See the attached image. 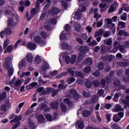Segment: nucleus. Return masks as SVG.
<instances>
[{
  "mask_svg": "<svg viewBox=\"0 0 129 129\" xmlns=\"http://www.w3.org/2000/svg\"><path fill=\"white\" fill-rule=\"evenodd\" d=\"M20 20V17L17 15L16 11H13L12 14L10 15V18L9 19L8 25L9 26H14L16 25V22Z\"/></svg>",
  "mask_w": 129,
  "mask_h": 129,
  "instance_id": "f257e3e1",
  "label": "nucleus"
},
{
  "mask_svg": "<svg viewBox=\"0 0 129 129\" xmlns=\"http://www.w3.org/2000/svg\"><path fill=\"white\" fill-rule=\"evenodd\" d=\"M9 84L11 87L14 88V89H18L17 87H19L21 84H22V81L21 80H18L16 81V77H14L12 81L10 82Z\"/></svg>",
  "mask_w": 129,
  "mask_h": 129,
  "instance_id": "f03ea898",
  "label": "nucleus"
},
{
  "mask_svg": "<svg viewBox=\"0 0 129 129\" xmlns=\"http://www.w3.org/2000/svg\"><path fill=\"white\" fill-rule=\"evenodd\" d=\"M4 67L5 69L8 70L9 76H12L14 74V68L13 65L10 63H5Z\"/></svg>",
  "mask_w": 129,
  "mask_h": 129,
  "instance_id": "7ed1b4c3",
  "label": "nucleus"
},
{
  "mask_svg": "<svg viewBox=\"0 0 129 129\" xmlns=\"http://www.w3.org/2000/svg\"><path fill=\"white\" fill-rule=\"evenodd\" d=\"M34 41L35 43L40 44L41 46H44L46 44V42L42 40L41 36L39 35H35L34 37Z\"/></svg>",
  "mask_w": 129,
  "mask_h": 129,
  "instance_id": "20e7f679",
  "label": "nucleus"
},
{
  "mask_svg": "<svg viewBox=\"0 0 129 129\" xmlns=\"http://www.w3.org/2000/svg\"><path fill=\"white\" fill-rule=\"evenodd\" d=\"M105 23L107 24V25H110V28L113 31H115V24L112 23V20L109 18H107L105 19Z\"/></svg>",
  "mask_w": 129,
  "mask_h": 129,
  "instance_id": "39448f33",
  "label": "nucleus"
},
{
  "mask_svg": "<svg viewBox=\"0 0 129 129\" xmlns=\"http://www.w3.org/2000/svg\"><path fill=\"white\" fill-rule=\"evenodd\" d=\"M84 122L82 120H79L77 121L76 124V127L77 129H83L84 128Z\"/></svg>",
  "mask_w": 129,
  "mask_h": 129,
  "instance_id": "423d86ee",
  "label": "nucleus"
},
{
  "mask_svg": "<svg viewBox=\"0 0 129 129\" xmlns=\"http://www.w3.org/2000/svg\"><path fill=\"white\" fill-rule=\"evenodd\" d=\"M68 55H69V53L68 52H65L62 54V58L63 59H64L67 64H69L71 60L70 56Z\"/></svg>",
  "mask_w": 129,
  "mask_h": 129,
  "instance_id": "0eeeda50",
  "label": "nucleus"
},
{
  "mask_svg": "<svg viewBox=\"0 0 129 129\" xmlns=\"http://www.w3.org/2000/svg\"><path fill=\"white\" fill-rule=\"evenodd\" d=\"M60 9L57 8H52L49 11V15H58L60 13Z\"/></svg>",
  "mask_w": 129,
  "mask_h": 129,
  "instance_id": "6e6552de",
  "label": "nucleus"
},
{
  "mask_svg": "<svg viewBox=\"0 0 129 129\" xmlns=\"http://www.w3.org/2000/svg\"><path fill=\"white\" fill-rule=\"evenodd\" d=\"M40 12V7H36L34 8H32V10L30 11L31 16H35V15H37L38 13Z\"/></svg>",
  "mask_w": 129,
  "mask_h": 129,
  "instance_id": "1a4fd4ad",
  "label": "nucleus"
},
{
  "mask_svg": "<svg viewBox=\"0 0 129 129\" xmlns=\"http://www.w3.org/2000/svg\"><path fill=\"white\" fill-rule=\"evenodd\" d=\"M114 48L112 50V53H116L119 47V41H115L114 44Z\"/></svg>",
  "mask_w": 129,
  "mask_h": 129,
  "instance_id": "9d476101",
  "label": "nucleus"
},
{
  "mask_svg": "<svg viewBox=\"0 0 129 129\" xmlns=\"http://www.w3.org/2000/svg\"><path fill=\"white\" fill-rule=\"evenodd\" d=\"M106 4L105 3H100L99 5V7L100 8V12H106L107 10V8H106Z\"/></svg>",
  "mask_w": 129,
  "mask_h": 129,
  "instance_id": "9b49d317",
  "label": "nucleus"
},
{
  "mask_svg": "<svg viewBox=\"0 0 129 129\" xmlns=\"http://www.w3.org/2000/svg\"><path fill=\"white\" fill-rule=\"evenodd\" d=\"M80 50L81 51V53L85 54H86L87 52H88V51H89V48L88 47V46H82L80 47Z\"/></svg>",
  "mask_w": 129,
  "mask_h": 129,
  "instance_id": "f8f14e48",
  "label": "nucleus"
},
{
  "mask_svg": "<svg viewBox=\"0 0 129 129\" xmlns=\"http://www.w3.org/2000/svg\"><path fill=\"white\" fill-rule=\"evenodd\" d=\"M26 60L29 63H32L33 60H34V57H33V54L31 53H28L26 56Z\"/></svg>",
  "mask_w": 129,
  "mask_h": 129,
  "instance_id": "ddd939ff",
  "label": "nucleus"
},
{
  "mask_svg": "<svg viewBox=\"0 0 129 129\" xmlns=\"http://www.w3.org/2000/svg\"><path fill=\"white\" fill-rule=\"evenodd\" d=\"M117 64L120 66H123V67H126L127 66H128L129 60L125 59L124 61H118Z\"/></svg>",
  "mask_w": 129,
  "mask_h": 129,
  "instance_id": "4468645a",
  "label": "nucleus"
},
{
  "mask_svg": "<svg viewBox=\"0 0 129 129\" xmlns=\"http://www.w3.org/2000/svg\"><path fill=\"white\" fill-rule=\"evenodd\" d=\"M27 47L30 50H35L37 48V45L35 43L29 42L27 44Z\"/></svg>",
  "mask_w": 129,
  "mask_h": 129,
  "instance_id": "2eb2a0df",
  "label": "nucleus"
},
{
  "mask_svg": "<svg viewBox=\"0 0 129 129\" xmlns=\"http://www.w3.org/2000/svg\"><path fill=\"white\" fill-rule=\"evenodd\" d=\"M125 74L126 76H124L123 77V80L124 82H129V69H127L125 71Z\"/></svg>",
  "mask_w": 129,
  "mask_h": 129,
  "instance_id": "dca6fc26",
  "label": "nucleus"
},
{
  "mask_svg": "<svg viewBox=\"0 0 129 129\" xmlns=\"http://www.w3.org/2000/svg\"><path fill=\"white\" fill-rule=\"evenodd\" d=\"M50 68V66H49V64L46 62L44 61L42 67H41V69L42 71H46L47 69H49Z\"/></svg>",
  "mask_w": 129,
  "mask_h": 129,
  "instance_id": "f3484780",
  "label": "nucleus"
},
{
  "mask_svg": "<svg viewBox=\"0 0 129 129\" xmlns=\"http://www.w3.org/2000/svg\"><path fill=\"white\" fill-rule=\"evenodd\" d=\"M71 93L73 94V98L75 99H78L79 98V95H78V94H77V92H76L75 89L71 90Z\"/></svg>",
  "mask_w": 129,
  "mask_h": 129,
  "instance_id": "a211bd4d",
  "label": "nucleus"
},
{
  "mask_svg": "<svg viewBox=\"0 0 129 129\" xmlns=\"http://www.w3.org/2000/svg\"><path fill=\"white\" fill-rule=\"evenodd\" d=\"M51 107L53 108V109L57 110V109L59 108V103L58 102H52L51 103Z\"/></svg>",
  "mask_w": 129,
  "mask_h": 129,
  "instance_id": "6ab92c4d",
  "label": "nucleus"
},
{
  "mask_svg": "<svg viewBox=\"0 0 129 129\" xmlns=\"http://www.w3.org/2000/svg\"><path fill=\"white\" fill-rule=\"evenodd\" d=\"M74 19L75 20H80L81 19V11H79L75 13L74 15Z\"/></svg>",
  "mask_w": 129,
  "mask_h": 129,
  "instance_id": "aec40b11",
  "label": "nucleus"
},
{
  "mask_svg": "<svg viewBox=\"0 0 129 129\" xmlns=\"http://www.w3.org/2000/svg\"><path fill=\"white\" fill-rule=\"evenodd\" d=\"M44 27L47 31H51L52 30V27L51 26V24L49 23V21H46L44 23Z\"/></svg>",
  "mask_w": 129,
  "mask_h": 129,
  "instance_id": "412c9836",
  "label": "nucleus"
},
{
  "mask_svg": "<svg viewBox=\"0 0 129 129\" xmlns=\"http://www.w3.org/2000/svg\"><path fill=\"white\" fill-rule=\"evenodd\" d=\"M105 58V60L108 59L109 62H110V61H113V60L115 59V56L111 54H109V55H106Z\"/></svg>",
  "mask_w": 129,
  "mask_h": 129,
  "instance_id": "4be33fe9",
  "label": "nucleus"
},
{
  "mask_svg": "<svg viewBox=\"0 0 129 129\" xmlns=\"http://www.w3.org/2000/svg\"><path fill=\"white\" fill-rule=\"evenodd\" d=\"M21 119H22V115H16L14 119L10 121V123H12V122H17V121H19L21 120Z\"/></svg>",
  "mask_w": 129,
  "mask_h": 129,
  "instance_id": "5701e85b",
  "label": "nucleus"
},
{
  "mask_svg": "<svg viewBox=\"0 0 129 129\" xmlns=\"http://www.w3.org/2000/svg\"><path fill=\"white\" fill-rule=\"evenodd\" d=\"M123 108L120 106L119 104H116L115 106V112H118V111H122Z\"/></svg>",
  "mask_w": 129,
  "mask_h": 129,
  "instance_id": "b1692460",
  "label": "nucleus"
},
{
  "mask_svg": "<svg viewBox=\"0 0 129 129\" xmlns=\"http://www.w3.org/2000/svg\"><path fill=\"white\" fill-rule=\"evenodd\" d=\"M90 114H91V111L88 110H85L83 111V116L84 117H88V116H90Z\"/></svg>",
  "mask_w": 129,
  "mask_h": 129,
  "instance_id": "393cba45",
  "label": "nucleus"
},
{
  "mask_svg": "<svg viewBox=\"0 0 129 129\" xmlns=\"http://www.w3.org/2000/svg\"><path fill=\"white\" fill-rule=\"evenodd\" d=\"M13 49H14V46L12 45H9L7 47V49L4 51L5 54H7V53H9V52L10 53V52H12V50H13Z\"/></svg>",
  "mask_w": 129,
  "mask_h": 129,
  "instance_id": "a878e982",
  "label": "nucleus"
},
{
  "mask_svg": "<svg viewBox=\"0 0 129 129\" xmlns=\"http://www.w3.org/2000/svg\"><path fill=\"white\" fill-rule=\"evenodd\" d=\"M60 106L61 110L63 112H66L67 111V106L64 104V103H61L60 104Z\"/></svg>",
  "mask_w": 129,
  "mask_h": 129,
  "instance_id": "bb28decb",
  "label": "nucleus"
},
{
  "mask_svg": "<svg viewBox=\"0 0 129 129\" xmlns=\"http://www.w3.org/2000/svg\"><path fill=\"white\" fill-rule=\"evenodd\" d=\"M120 96H121V93L120 92L116 93L114 95V98H113L114 101H115V102L117 101V100H118V97H119Z\"/></svg>",
  "mask_w": 129,
  "mask_h": 129,
  "instance_id": "cd10ccee",
  "label": "nucleus"
},
{
  "mask_svg": "<svg viewBox=\"0 0 129 129\" xmlns=\"http://www.w3.org/2000/svg\"><path fill=\"white\" fill-rule=\"evenodd\" d=\"M33 15H30L29 14V11H27L26 13L25 18H26L27 21H31L32 19L33 18Z\"/></svg>",
  "mask_w": 129,
  "mask_h": 129,
  "instance_id": "c85d7f7f",
  "label": "nucleus"
},
{
  "mask_svg": "<svg viewBox=\"0 0 129 129\" xmlns=\"http://www.w3.org/2000/svg\"><path fill=\"white\" fill-rule=\"evenodd\" d=\"M41 62H42V57L39 55H37L35 58V62L36 64H39Z\"/></svg>",
  "mask_w": 129,
  "mask_h": 129,
  "instance_id": "c756f323",
  "label": "nucleus"
},
{
  "mask_svg": "<svg viewBox=\"0 0 129 129\" xmlns=\"http://www.w3.org/2000/svg\"><path fill=\"white\" fill-rule=\"evenodd\" d=\"M37 91L38 92H42L43 95H46V94H47V93L45 92V89L43 87L38 88L37 89Z\"/></svg>",
  "mask_w": 129,
  "mask_h": 129,
  "instance_id": "7c9ffc66",
  "label": "nucleus"
},
{
  "mask_svg": "<svg viewBox=\"0 0 129 129\" xmlns=\"http://www.w3.org/2000/svg\"><path fill=\"white\" fill-rule=\"evenodd\" d=\"M113 84L115 86H119L120 85V81L117 79H115L113 82Z\"/></svg>",
  "mask_w": 129,
  "mask_h": 129,
  "instance_id": "2f4dec72",
  "label": "nucleus"
},
{
  "mask_svg": "<svg viewBox=\"0 0 129 129\" xmlns=\"http://www.w3.org/2000/svg\"><path fill=\"white\" fill-rule=\"evenodd\" d=\"M120 119L121 118L119 117L118 115L115 114L113 117V120L115 121V122H118Z\"/></svg>",
  "mask_w": 129,
  "mask_h": 129,
  "instance_id": "473e14b6",
  "label": "nucleus"
},
{
  "mask_svg": "<svg viewBox=\"0 0 129 129\" xmlns=\"http://www.w3.org/2000/svg\"><path fill=\"white\" fill-rule=\"evenodd\" d=\"M118 49H119L121 53H125V46L121 45L119 46Z\"/></svg>",
  "mask_w": 129,
  "mask_h": 129,
  "instance_id": "72a5a7b5",
  "label": "nucleus"
},
{
  "mask_svg": "<svg viewBox=\"0 0 129 129\" xmlns=\"http://www.w3.org/2000/svg\"><path fill=\"white\" fill-rule=\"evenodd\" d=\"M91 71V68L89 66H87L84 69V72L88 74Z\"/></svg>",
  "mask_w": 129,
  "mask_h": 129,
  "instance_id": "f704fd0d",
  "label": "nucleus"
},
{
  "mask_svg": "<svg viewBox=\"0 0 129 129\" xmlns=\"http://www.w3.org/2000/svg\"><path fill=\"white\" fill-rule=\"evenodd\" d=\"M1 111L2 112V114L6 113L7 112V107L6 105H2L1 107Z\"/></svg>",
  "mask_w": 129,
  "mask_h": 129,
  "instance_id": "c9c22d12",
  "label": "nucleus"
},
{
  "mask_svg": "<svg viewBox=\"0 0 129 129\" xmlns=\"http://www.w3.org/2000/svg\"><path fill=\"white\" fill-rule=\"evenodd\" d=\"M28 121L31 129H34L36 127V126H35V124H34L33 121H32L30 118L28 119Z\"/></svg>",
  "mask_w": 129,
  "mask_h": 129,
  "instance_id": "e433bc0d",
  "label": "nucleus"
},
{
  "mask_svg": "<svg viewBox=\"0 0 129 129\" xmlns=\"http://www.w3.org/2000/svg\"><path fill=\"white\" fill-rule=\"evenodd\" d=\"M75 30L77 32H80L81 30V26L78 23H77L75 25Z\"/></svg>",
  "mask_w": 129,
  "mask_h": 129,
  "instance_id": "4c0bfd02",
  "label": "nucleus"
},
{
  "mask_svg": "<svg viewBox=\"0 0 129 129\" xmlns=\"http://www.w3.org/2000/svg\"><path fill=\"white\" fill-rule=\"evenodd\" d=\"M104 44H106V45H108V46H109L112 43V39L111 38H110L109 39H106L104 41Z\"/></svg>",
  "mask_w": 129,
  "mask_h": 129,
  "instance_id": "58836bf2",
  "label": "nucleus"
},
{
  "mask_svg": "<svg viewBox=\"0 0 129 129\" xmlns=\"http://www.w3.org/2000/svg\"><path fill=\"white\" fill-rule=\"evenodd\" d=\"M77 58V56H76V55H72L70 60L71 63L74 64L75 62H76Z\"/></svg>",
  "mask_w": 129,
  "mask_h": 129,
  "instance_id": "ea45409f",
  "label": "nucleus"
},
{
  "mask_svg": "<svg viewBox=\"0 0 129 129\" xmlns=\"http://www.w3.org/2000/svg\"><path fill=\"white\" fill-rule=\"evenodd\" d=\"M84 55H85L84 53H82L81 52L79 54V56L78 57V60L79 61H82V60H83V58L85 57Z\"/></svg>",
  "mask_w": 129,
  "mask_h": 129,
  "instance_id": "a19ab883",
  "label": "nucleus"
},
{
  "mask_svg": "<svg viewBox=\"0 0 129 129\" xmlns=\"http://www.w3.org/2000/svg\"><path fill=\"white\" fill-rule=\"evenodd\" d=\"M46 107H47V105L45 104H41L38 108V110H43V109H45Z\"/></svg>",
  "mask_w": 129,
  "mask_h": 129,
  "instance_id": "79ce46f5",
  "label": "nucleus"
},
{
  "mask_svg": "<svg viewBox=\"0 0 129 129\" xmlns=\"http://www.w3.org/2000/svg\"><path fill=\"white\" fill-rule=\"evenodd\" d=\"M61 48L62 49H70L69 45L65 42H63L61 44Z\"/></svg>",
  "mask_w": 129,
  "mask_h": 129,
  "instance_id": "37998d69",
  "label": "nucleus"
},
{
  "mask_svg": "<svg viewBox=\"0 0 129 129\" xmlns=\"http://www.w3.org/2000/svg\"><path fill=\"white\" fill-rule=\"evenodd\" d=\"M13 60L12 56H8V57L5 58V63H11V61Z\"/></svg>",
  "mask_w": 129,
  "mask_h": 129,
  "instance_id": "c03bdc74",
  "label": "nucleus"
},
{
  "mask_svg": "<svg viewBox=\"0 0 129 129\" xmlns=\"http://www.w3.org/2000/svg\"><path fill=\"white\" fill-rule=\"evenodd\" d=\"M67 71L68 73H69V74H71V75H72V76H74V73L75 72L74 71H73V70H72V69L69 68L67 70Z\"/></svg>",
  "mask_w": 129,
  "mask_h": 129,
  "instance_id": "a18cd8bd",
  "label": "nucleus"
},
{
  "mask_svg": "<svg viewBox=\"0 0 129 129\" xmlns=\"http://www.w3.org/2000/svg\"><path fill=\"white\" fill-rule=\"evenodd\" d=\"M61 5L62 8H63V9H65L66 10V9H67L68 7V4H67V3L65 2V1H61Z\"/></svg>",
  "mask_w": 129,
  "mask_h": 129,
  "instance_id": "49530a36",
  "label": "nucleus"
},
{
  "mask_svg": "<svg viewBox=\"0 0 129 129\" xmlns=\"http://www.w3.org/2000/svg\"><path fill=\"white\" fill-rule=\"evenodd\" d=\"M20 66H26L27 65V62L26 61V59H22L19 63Z\"/></svg>",
  "mask_w": 129,
  "mask_h": 129,
  "instance_id": "de8ad7c7",
  "label": "nucleus"
},
{
  "mask_svg": "<svg viewBox=\"0 0 129 129\" xmlns=\"http://www.w3.org/2000/svg\"><path fill=\"white\" fill-rule=\"evenodd\" d=\"M87 65H92V59L91 58H88L85 61Z\"/></svg>",
  "mask_w": 129,
  "mask_h": 129,
  "instance_id": "09e8293b",
  "label": "nucleus"
},
{
  "mask_svg": "<svg viewBox=\"0 0 129 129\" xmlns=\"http://www.w3.org/2000/svg\"><path fill=\"white\" fill-rule=\"evenodd\" d=\"M38 121L39 122H45V118H44V116L40 115L38 117Z\"/></svg>",
  "mask_w": 129,
  "mask_h": 129,
  "instance_id": "8fccbe9b",
  "label": "nucleus"
},
{
  "mask_svg": "<svg viewBox=\"0 0 129 129\" xmlns=\"http://www.w3.org/2000/svg\"><path fill=\"white\" fill-rule=\"evenodd\" d=\"M6 95H7V93L5 92L0 93V100L2 101L4 100L6 98Z\"/></svg>",
  "mask_w": 129,
  "mask_h": 129,
  "instance_id": "3c124183",
  "label": "nucleus"
},
{
  "mask_svg": "<svg viewBox=\"0 0 129 129\" xmlns=\"http://www.w3.org/2000/svg\"><path fill=\"white\" fill-rule=\"evenodd\" d=\"M66 39V34H64V31H62L60 34V40L62 41V40Z\"/></svg>",
  "mask_w": 129,
  "mask_h": 129,
  "instance_id": "603ef678",
  "label": "nucleus"
},
{
  "mask_svg": "<svg viewBox=\"0 0 129 129\" xmlns=\"http://www.w3.org/2000/svg\"><path fill=\"white\" fill-rule=\"evenodd\" d=\"M121 20L122 21H126L127 18V14L126 13H123L120 17Z\"/></svg>",
  "mask_w": 129,
  "mask_h": 129,
  "instance_id": "864d4df0",
  "label": "nucleus"
},
{
  "mask_svg": "<svg viewBox=\"0 0 129 129\" xmlns=\"http://www.w3.org/2000/svg\"><path fill=\"white\" fill-rule=\"evenodd\" d=\"M6 35H11L12 34V30L10 28H5L4 30Z\"/></svg>",
  "mask_w": 129,
  "mask_h": 129,
  "instance_id": "5fc2aeb1",
  "label": "nucleus"
},
{
  "mask_svg": "<svg viewBox=\"0 0 129 129\" xmlns=\"http://www.w3.org/2000/svg\"><path fill=\"white\" fill-rule=\"evenodd\" d=\"M38 83H39V84H46V83H47V81L43 80V79H42V78L41 77H39V79L38 80Z\"/></svg>",
  "mask_w": 129,
  "mask_h": 129,
  "instance_id": "6e6d98bb",
  "label": "nucleus"
},
{
  "mask_svg": "<svg viewBox=\"0 0 129 129\" xmlns=\"http://www.w3.org/2000/svg\"><path fill=\"white\" fill-rule=\"evenodd\" d=\"M45 117L49 120V121H52V120H53V117H52V116L49 114H46L45 115Z\"/></svg>",
  "mask_w": 129,
  "mask_h": 129,
  "instance_id": "4d7b16f0",
  "label": "nucleus"
},
{
  "mask_svg": "<svg viewBox=\"0 0 129 129\" xmlns=\"http://www.w3.org/2000/svg\"><path fill=\"white\" fill-rule=\"evenodd\" d=\"M111 32L110 31H106L105 33H103V37H104L105 38H108V37H109V36H110L111 35Z\"/></svg>",
  "mask_w": 129,
  "mask_h": 129,
  "instance_id": "13d9d810",
  "label": "nucleus"
},
{
  "mask_svg": "<svg viewBox=\"0 0 129 129\" xmlns=\"http://www.w3.org/2000/svg\"><path fill=\"white\" fill-rule=\"evenodd\" d=\"M85 85L87 88H90L92 86V84L89 81H86Z\"/></svg>",
  "mask_w": 129,
  "mask_h": 129,
  "instance_id": "bf43d9fd",
  "label": "nucleus"
},
{
  "mask_svg": "<svg viewBox=\"0 0 129 129\" xmlns=\"http://www.w3.org/2000/svg\"><path fill=\"white\" fill-rule=\"evenodd\" d=\"M111 127L113 129H121V127H120L119 125H117V124H113L111 125Z\"/></svg>",
  "mask_w": 129,
  "mask_h": 129,
  "instance_id": "052dcab7",
  "label": "nucleus"
},
{
  "mask_svg": "<svg viewBox=\"0 0 129 129\" xmlns=\"http://www.w3.org/2000/svg\"><path fill=\"white\" fill-rule=\"evenodd\" d=\"M68 73L66 72H63L60 75H58L57 77L56 78H61V77H63V76H65L66 75H67Z\"/></svg>",
  "mask_w": 129,
  "mask_h": 129,
  "instance_id": "680f3d73",
  "label": "nucleus"
},
{
  "mask_svg": "<svg viewBox=\"0 0 129 129\" xmlns=\"http://www.w3.org/2000/svg\"><path fill=\"white\" fill-rule=\"evenodd\" d=\"M76 76H78V77H81V78H82V77L84 76V74L79 72H76Z\"/></svg>",
  "mask_w": 129,
  "mask_h": 129,
  "instance_id": "e2e57ef3",
  "label": "nucleus"
},
{
  "mask_svg": "<svg viewBox=\"0 0 129 129\" xmlns=\"http://www.w3.org/2000/svg\"><path fill=\"white\" fill-rule=\"evenodd\" d=\"M118 25L119 27H121V28H125V23L122 21L119 22Z\"/></svg>",
  "mask_w": 129,
  "mask_h": 129,
  "instance_id": "0e129e2a",
  "label": "nucleus"
},
{
  "mask_svg": "<svg viewBox=\"0 0 129 129\" xmlns=\"http://www.w3.org/2000/svg\"><path fill=\"white\" fill-rule=\"evenodd\" d=\"M89 45L90 46H96V45H97V42H96V41L93 40H92L91 42L89 43Z\"/></svg>",
  "mask_w": 129,
  "mask_h": 129,
  "instance_id": "69168bd1",
  "label": "nucleus"
},
{
  "mask_svg": "<svg viewBox=\"0 0 129 129\" xmlns=\"http://www.w3.org/2000/svg\"><path fill=\"white\" fill-rule=\"evenodd\" d=\"M114 11H115V8H114V6L112 5L110 7L108 12L109 13H112Z\"/></svg>",
  "mask_w": 129,
  "mask_h": 129,
  "instance_id": "338daca9",
  "label": "nucleus"
},
{
  "mask_svg": "<svg viewBox=\"0 0 129 129\" xmlns=\"http://www.w3.org/2000/svg\"><path fill=\"white\" fill-rule=\"evenodd\" d=\"M58 88L59 89H65L66 88V86L64 85V83H61L58 85Z\"/></svg>",
  "mask_w": 129,
  "mask_h": 129,
  "instance_id": "774afa93",
  "label": "nucleus"
}]
</instances>
